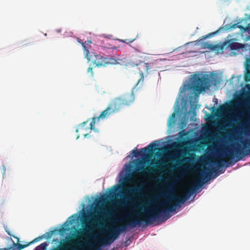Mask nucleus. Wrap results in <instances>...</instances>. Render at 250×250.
Wrapping results in <instances>:
<instances>
[{
	"mask_svg": "<svg viewBox=\"0 0 250 250\" xmlns=\"http://www.w3.org/2000/svg\"><path fill=\"white\" fill-rule=\"evenodd\" d=\"M53 233H54V231H53V230H51V231L48 232L47 233V238H50Z\"/></svg>",
	"mask_w": 250,
	"mask_h": 250,
	"instance_id": "25",
	"label": "nucleus"
},
{
	"mask_svg": "<svg viewBox=\"0 0 250 250\" xmlns=\"http://www.w3.org/2000/svg\"><path fill=\"white\" fill-rule=\"evenodd\" d=\"M129 177H125V178H124V181L125 182H128V180H129Z\"/></svg>",
	"mask_w": 250,
	"mask_h": 250,
	"instance_id": "31",
	"label": "nucleus"
},
{
	"mask_svg": "<svg viewBox=\"0 0 250 250\" xmlns=\"http://www.w3.org/2000/svg\"><path fill=\"white\" fill-rule=\"evenodd\" d=\"M136 38L132 39H125V40H121L120 41L122 42L126 43V44H129L131 42H132L134 41H135Z\"/></svg>",
	"mask_w": 250,
	"mask_h": 250,
	"instance_id": "18",
	"label": "nucleus"
},
{
	"mask_svg": "<svg viewBox=\"0 0 250 250\" xmlns=\"http://www.w3.org/2000/svg\"><path fill=\"white\" fill-rule=\"evenodd\" d=\"M134 100L135 95L133 92L115 98L109 103L106 109L103 111L98 117L92 118L88 129L90 130L94 129L96 120L99 121L100 119H104L109 117L111 115L119 111L123 107L130 105L133 103Z\"/></svg>",
	"mask_w": 250,
	"mask_h": 250,
	"instance_id": "1",
	"label": "nucleus"
},
{
	"mask_svg": "<svg viewBox=\"0 0 250 250\" xmlns=\"http://www.w3.org/2000/svg\"><path fill=\"white\" fill-rule=\"evenodd\" d=\"M240 23H241L240 25H239L238 23L234 24L231 26L229 25V24H226L224 26V27H220L218 31L212 32L211 33H209L204 36V39L209 38L211 35H214L216 34L218 32L219 30L223 28H224V29L226 30H228L229 29H235L236 28H239L243 32H246L247 31H248L250 27V16L244 19H242Z\"/></svg>",
	"mask_w": 250,
	"mask_h": 250,
	"instance_id": "4",
	"label": "nucleus"
},
{
	"mask_svg": "<svg viewBox=\"0 0 250 250\" xmlns=\"http://www.w3.org/2000/svg\"><path fill=\"white\" fill-rule=\"evenodd\" d=\"M77 41L78 42L81 43L83 47L84 55V56H87V55L89 54V52L88 48L86 47L85 43L83 42V41L79 38H78Z\"/></svg>",
	"mask_w": 250,
	"mask_h": 250,
	"instance_id": "12",
	"label": "nucleus"
},
{
	"mask_svg": "<svg viewBox=\"0 0 250 250\" xmlns=\"http://www.w3.org/2000/svg\"><path fill=\"white\" fill-rule=\"evenodd\" d=\"M88 62L91 61L93 64H95L96 66L100 67L105 66L107 64V59L101 56L100 54H96L92 53L91 55H87L85 56Z\"/></svg>",
	"mask_w": 250,
	"mask_h": 250,
	"instance_id": "6",
	"label": "nucleus"
},
{
	"mask_svg": "<svg viewBox=\"0 0 250 250\" xmlns=\"http://www.w3.org/2000/svg\"><path fill=\"white\" fill-rule=\"evenodd\" d=\"M107 64H116L117 63V61L115 59H112V58L109 59L108 61H107Z\"/></svg>",
	"mask_w": 250,
	"mask_h": 250,
	"instance_id": "19",
	"label": "nucleus"
},
{
	"mask_svg": "<svg viewBox=\"0 0 250 250\" xmlns=\"http://www.w3.org/2000/svg\"><path fill=\"white\" fill-rule=\"evenodd\" d=\"M122 187L124 188V187H125L124 185H122Z\"/></svg>",
	"mask_w": 250,
	"mask_h": 250,
	"instance_id": "36",
	"label": "nucleus"
},
{
	"mask_svg": "<svg viewBox=\"0 0 250 250\" xmlns=\"http://www.w3.org/2000/svg\"><path fill=\"white\" fill-rule=\"evenodd\" d=\"M138 69L140 70V78L138 80L137 83V85H139V83L142 84L144 81V72H147L149 69V65L147 63L142 62L139 64Z\"/></svg>",
	"mask_w": 250,
	"mask_h": 250,
	"instance_id": "8",
	"label": "nucleus"
},
{
	"mask_svg": "<svg viewBox=\"0 0 250 250\" xmlns=\"http://www.w3.org/2000/svg\"><path fill=\"white\" fill-rule=\"evenodd\" d=\"M83 135L84 137H86L88 135V134H84Z\"/></svg>",
	"mask_w": 250,
	"mask_h": 250,
	"instance_id": "33",
	"label": "nucleus"
},
{
	"mask_svg": "<svg viewBox=\"0 0 250 250\" xmlns=\"http://www.w3.org/2000/svg\"><path fill=\"white\" fill-rule=\"evenodd\" d=\"M175 113H173L172 114L171 116V117H170V118H171V119H170V120H171V119H173V118H175Z\"/></svg>",
	"mask_w": 250,
	"mask_h": 250,
	"instance_id": "30",
	"label": "nucleus"
},
{
	"mask_svg": "<svg viewBox=\"0 0 250 250\" xmlns=\"http://www.w3.org/2000/svg\"><path fill=\"white\" fill-rule=\"evenodd\" d=\"M189 156L184 159L186 163H188V165H185L182 166L184 169H188L191 167V165L195 162V154L194 153L189 154Z\"/></svg>",
	"mask_w": 250,
	"mask_h": 250,
	"instance_id": "9",
	"label": "nucleus"
},
{
	"mask_svg": "<svg viewBox=\"0 0 250 250\" xmlns=\"http://www.w3.org/2000/svg\"><path fill=\"white\" fill-rule=\"evenodd\" d=\"M112 188H115V190L116 191H117L119 189L121 188V187L120 186H118V185H114L112 187Z\"/></svg>",
	"mask_w": 250,
	"mask_h": 250,
	"instance_id": "28",
	"label": "nucleus"
},
{
	"mask_svg": "<svg viewBox=\"0 0 250 250\" xmlns=\"http://www.w3.org/2000/svg\"><path fill=\"white\" fill-rule=\"evenodd\" d=\"M244 125V134L250 136V120L247 121L246 123L243 124Z\"/></svg>",
	"mask_w": 250,
	"mask_h": 250,
	"instance_id": "11",
	"label": "nucleus"
},
{
	"mask_svg": "<svg viewBox=\"0 0 250 250\" xmlns=\"http://www.w3.org/2000/svg\"><path fill=\"white\" fill-rule=\"evenodd\" d=\"M243 145V149L237 148L235 149V154L229 149L225 153L224 156L228 160H224L222 162L226 164V167L233 166L237 162L241 160L244 157L250 155V138L241 141Z\"/></svg>",
	"mask_w": 250,
	"mask_h": 250,
	"instance_id": "2",
	"label": "nucleus"
},
{
	"mask_svg": "<svg viewBox=\"0 0 250 250\" xmlns=\"http://www.w3.org/2000/svg\"><path fill=\"white\" fill-rule=\"evenodd\" d=\"M126 190L127 193L130 194V196L128 197H126V199H127V200L129 201L128 202V204L129 205H132L133 204L132 202V198L136 195L137 193L141 191V187L138 186H134L133 187L127 188Z\"/></svg>",
	"mask_w": 250,
	"mask_h": 250,
	"instance_id": "7",
	"label": "nucleus"
},
{
	"mask_svg": "<svg viewBox=\"0 0 250 250\" xmlns=\"http://www.w3.org/2000/svg\"><path fill=\"white\" fill-rule=\"evenodd\" d=\"M78 234L79 235H82V230H80L78 232Z\"/></svg>",
	"mask_w": 250,
	"mask_h": 250,
	"instance_id": "32",
	"label": "nucleus"
},
{
	"mask_svg": "<svg viewBox=\"0 0 250 250\" xmlns=\"http://www.w3.org/2000/svg\"><path fill=\"white\" fill-rule=\"evenodd\" d=\"M215 163L217 165L218 167H220L223 165V163L220 161H215Z\"/></svg>",
	"mask_w": 250,
	"mask_h": 250,
	"instance_id": "26",
	"label": "nucleus"
},
{
	"mask_svg": "<svg viewBox=\"0 0 250 250\" xmlns=\"http://www.w3.org/2000/svg\"><path fill=\"white\" fill-rule=\"evenodd\" d=\"M144 170H145V171H147L148 173H152L155 172L156 171L155 168L151 167H148Z\"/></svg>",
	"mask_w": 250,
	"mask_h": 250,
	"instance_id": "20",
	"label": "nucleus"
},
{
	"mask_svg": "<svg viewBox=\"0 0 250 250\" xmlns=\"http://www.w3.org/2000/svg\"><path fill=\"white\" fill-rule=\"evenodd\" d=\"M158 141L153 142L149 144L147 146L141 148L139 151L137 149L132 150V154L134 156H137L139 154L143 156H147L146 153H153L156 150H161L162 148H158Z\"/></svg>",
	"mask_w": 250,
	"mask_h": 250,
	"instance_id": "5",
	"label": "nucleus"
},
{
	"mask_svg": "<svg viewBox=\"0 0 250 250\" xmlns=\"http://www.w3.org/2000/svg\"><path fill=\"white\" fill-rule=\"evenodd\" d=\"M228 47H229L231 50H236L242 48L243 47V45L241 43L237 42L229 41V42Z\"/></svg>",
	"mask_w": 250,
	"mask_h": 250,
	"instance_id": "10",
	"label": "nucleus"
},
{
	"mask_svg": "<svg viewBox=\"0 0 250 250\" xmlns=\"http://www.w3.org/2000/svg\"><path fill=\"white\" fill-rule=\"evenodd\" d=\"M108 196L106 194L103 195L101 197H100L98 200H96V205H98L100 204H103L107 201V198Z\"/></svg>",
	"mask_w": 250,
	"mask_h": 250,
	"instance_id": "13",
	"label": "nucleus"
},
{
	"mask_svg": "<svg viewBox=\"0 0 250 250\" xmlns=\"http://www.w3.org/2000/svg\"><path fill=\"white\" fill-rule=\"evenodd\" d=\"M43 236H40V237H38L36 238H35L34 240H33L32 241L30 242V243H29V244H32L35 242H36L40 240H41Z\"/></svg>",
	"mask_w": 250,
	"mask_h": 250,
	"instance_id": "23",
	"label": "nucleus"
},
{
	"mask_svg": "<svg viewBox=\"0 0 250 250\" xmlns=\"http://www.w3.org/2000/svg\"><path fill=\"white\" fill-rule=\"evenodd\" d=\"M246 103V101L244 100H236L232 104L233 106L237 107L242 105L243 104Z\"/></svg>",
	"mask_w": 250,
	"mask_h": 250,
	"instance_id": "14",
	"label": "nucleus"
},
{
	"mask_svg": "<svg viewBox=\"0 0 250 250\" xmlns=\"http://www.w3.org/2000/svg\"><path fill=\"white\" fill-rule=\"evenodd\" d=\"M30 244H27V245H22V244H18L17 245V247L18 248L19 250H21V249H23L24 248H25V247L29 246Z\"/></svg>",
	"mask_w": 250,
	"mask_h": 250,
	"instance_id": "21",
	"label": "nucleus"
},
{
	"mask_svg": "<svg viewBox=\"0 0 250 250\" xmlns=\"http://www.w3.org/2000/svg\"><path fill=\"white\" fill-rule=\"evenodd\" d=\"M203 48H208L211 50H213L215 48V46L213 44H209L207 42H204L202 45Z\"/></svg>",
	"mask_w": 250,
	"mask_h": 250,
	"instance_id": "16",
	"label": "nucleus"
},
{
	"mask_svg": "<svg viewBox=\"0 0 250 250\" xmlns=\"http://www.w3.org/2000/svg\"><path fill=\"white\" fill-rule=\"evenodd\" d=\"M210 87V80L207 76L195 74L191 81L190 88L200 94Z\"/></svg>",
	"mask_w": 250,
	"mask_h": 250,
	"instance_id": "3",
	"label": "nucleus"
},
{
	"mask_svg": "<svg viewBox=\"0 0 250 250\" xmlns=\"http://www.w3.org/2000/svg\"><path fill=\"white\" fill-rule=\"evenodd\" d=\"M93 68L92 67H89L88 68L87 70V72L88 73H91V75H93Z\"/></svg>",
	"mask_w": 250,
	"mask_h": 250,
	"instance_id": "29",
	"label": "nucleus"
},
{
	"mask_svg": "<svg viewBox=\"0 0 250 250\" xmlns=\"http://www.w3.org/2000/svg\"><path fill=\"white\" fill-rule=\"evenodd\" d=\"M66 230H67V228H65L63 227H62L59 229V231L61 232H65Z\"/></svg>",
	"mask_w": 250,
	"mask_h": 250,
	"instance_id": "27",
	"label": "nucleus"
},
{
	"mask_svg": "<svg viewBox=\"0 0 250 250\" xmlns=\"http://www.w3.org/2000/svg\"><path fill=\"white\" fill-rule=\"evenodd\" d=\"M98 222V220L96 218H92L91 221L89 222L90 226H93L95 223Z\"/></svg>",
	"mask_w": 250,
	"mask_h": 250,
	"instance_id": "24",
	"label": "nucleus"
},
{
	"mask_svg": "<svg viewBox=\"0 0 250 250\" xmlns=\"http://www.w3.org/2000/svg\"><path fill=\"white\" fill-rule=\"evenodd\" d=\"M75 216V215H72L70 217H69V218H70L71 217H74Z\"/></svg>",
	"mask_w": 250,
	"mask_h": 250,
	"instance_id": "34",
	"label": "nucleus"
},
{
	"mask_svg": "<svg viewBox=\"0 0 250 250\" xmlns=\"http://www.w3.org/2000/svg\"><path fill=\"white\" fill-rule=\"evenodd\" d=\"M48 246L47 242H44L39 245L36 248V250H45Z\"/></svg>",
	"mask_w": 250,
	"mask_h": 250,
	"instance_id": "15",
	"label": "nucleus"
},
{
	"mask_svg": "<svg viewBox=\"0 0 250 250\" xmlns=\"http://www.w3.org/2000/svg\"><path fill=\"white\" fill-rule=\"evenodd\" d=\"M88 123V121H85L82 123L80 125V129L82 130H85L86 129L85 128L84 125Z\"/></svg>",
	"mask_w": 250,
	"mask_h": 250,
	"instance_id": "22",
	"label": "nucleus"
},
{
	"mask_svg": "<svg viewBox=\"0 0 250 250\" xmlns=\"http://www.w3.org/2000/svg\"><path fill=\"white\" fill-rule=\"evenodd\" d=\"M112 193H113V192H110V194H112Z\"/></svg>",
	"mask_w": 250,
	"mask_h": 250,
	"instance_id": "35",
	"label": "nucleus"
},
{
	"mask_svg": "<svg viewBox=\"0 0 250 250\" xmlns=\"http://www.w3.org/2000/svg\"><path fill=\"white\" fill-rule=\"evenodd\" d=\"M244 80L246 82H250V70H247L245 74Z\"/></svg>",
	"mask_w": 250,
	"mask_h": 250,
	"instance_id": "17",
	"label": "nucleus"
}]
</instances>
